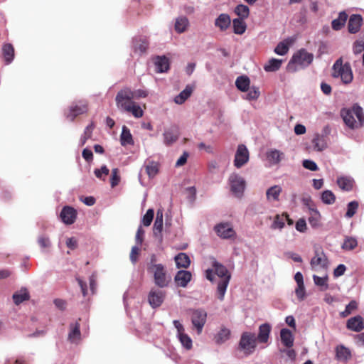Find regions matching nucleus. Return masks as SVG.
<instances>
[{"mask_svg":"<svg viewBox=\"0 0 364 364\" xmlns=\"http://www.w3.org/2000/svg\"><path fill=\"white\" fill-rule=\"evenodd\" d=\"M341 116L350 129H359L364 125L363 110L358 104L353 105L350 108H343L341 110Z\"/></svg>","mask_w":364,"mask_h":364,"instance_id":"1","label":"nucleus"},{"mask_svg":"<svg viewBox=\"0 0 364 364\" xmlns=\"http://www.w3.org/2000/svg\"><path fill=\"white\" fill-rule=\"evenodd\" d=\"M156 256L154 255L151 259V264L148 267V271L153 274L154 284L159 288L168 286L171 281V277L168 274L165 266L162 264H154Z\"/></svg>","mask_w":364,"mask_h":364,"instance_id":"2","label":"nucleus"},{"mask_svg":"<svg viewBox=\"0 0 364 364\" xmlns=\"http://www.w3.org/2000/svg\"><path fill=\"white\" fill-rule=\"evenodd\" d=\"M331 75L334 78H340L345 85H348L353 80V74L349 63H343V58L337 59L332 67Z\"/></svg>","mask_w":364,"mask_h":364,"instance_id":"3","label":"nucleus"},{"mask_svg":"<svg viewBox=\"0 0 364 364\" xmlns=\"http://www.w3.org/2000/svg\"><path fill=\"white\" fill-rule=\"evenodd\" d=\"M215 274L219 277L220 280L218 282L217 291L218 298L223 301L225 294L228 286L231 275L227 268L217 261L213 262Z\"/></svg>","mask_w":364,"mask_h":364,"instance_id":"4","label":"nucleus"},{"mask_svg":"<svg viewBox=\"0 0 364 364\" xmlns=\"http://www.w3.org/2000/svg\"><path fill=\"white\" fill-rule=\"evenodd\" d=\"M257 347V338L254 333L244 332L242 333L238 344V348L243 351L245 355H249L255 350Z\"/></svg>","mask_w":364,"mask_h":364,"instance_id":"5","label":"nucleus"},{"mask_svg":"<svg viewBox=\"0 0 364 364\" xmlns=\"http://www.w3.org/2000/svg\"><path fill=\"white\" fill-rule=\"evenodd\" d=\"M134 100L132 90L125 87L117 92L115 97L116 105L119 110L124 112L134 102Z\"/></svg>","mask_w":364,"mask_h":364,"instance_id":"6","label":"nucleus"},{"mask_svg":"<svg viewBox=\"0 0 364 364\" xmlns=\"http://www.w3.org/2000/svg\"><path fill=\"white\" fill-rule=\"evenodd\" d=\"M88 109L89 107L87 101L80 100L73 102L69 107L65 115L69 120L74 121L77 116L87 113Z\"/></svg>","mask_w":364,"mask_h":364,"instance_id":"7","label":"nucleus"},{"mask_svg":"<svg viewBox=\"0 0 364 364\" xmlns=\"http://www.w3.org/2000/svg\"><path fill=\"white\" fill-rule=\"evenodd\" d=\"M314 55L312 53L307 52L304 48L300 49L294 54L291 60L288 64V69H291V64H297L304 67L308 66L312 63Z\"/></svg>","mask_w":364,"mask_h":364,"instance_id":"8","label":"nucleus"},{"mask_svg":"<svg viewBox=\"0 0 364 364\" xmlns=\"http://www.w3.org/2000/svg\"><path fill=\"white\" fill-rule=\"evenodd\" d=\"M230 190L237 197H241L243 195L245 188V181L237 174H232L229 177Z\"/></svg>","mask_w":364,"mask_h":364,"instance_id":"9","label":"nucleus"},{"mask_svg":"<svg viewBox=\"0 0 364 364\" xmlns=\"http://www.w3.org/2000/svg\"><path fill=\"white\" fill-rule=\"evenodd\" d=\"M314 253V256L310 262L312 269H316L317 268L327 269L328 260L323 251L321 249H316Z\"/></svg>","mask_w":364,"mask_h":364,"instance_id":"10","label":"nucleus"},{"mask_svg":"<svg viewBox=\"0 0 364 364\" xmlns=\"http://www.w3.org/2000/svg\"><path fill=\"white\" fill-rule=\"evenodd\" d=\"M207 318V313L205 310L199 309L192 311L191 322L193 326L197 329L198 333H200Z\"/></svg>","mask_w":364,"mask_h":364,"instance_id":"11","label":"nucleus"},{"mask_svg":"<svg viewBox=\"0 0 364 364\" xmlns=\"http://www.w3.org/2000/svg\"><path fill=\"white\" fill-rule=\"evenodd\" d=\"M249 161V151L247 149L246 146L244 144H240L237 146L235 160L234 165L237 168H241Z\"/></svg>","mask_w":364,"mask_h":364,"instance_id":"12","label":"nucleus"},{"mask_svg":"<svg viewBox=\"0 0 364 364\" xmlns=\"http://www.w3.org/2000/svg\"><path fill=\"white\" fill-rule=\"evenodd\" d=\"M60 217L65 224L72 225L76 220L77 211L73 207L65 206L60 212Z\"/></svg>","mask_w":364,"mask_h":364,"instance_id":"13","label":"nucleus"},{"mask_svg":"<svg viewBox=\"0 0 364 364\" xmlns=\"http://www.w3.org/2000/svg\"><path fill=\"white\" fill-rule=\"evenodd\" d=\"M217 235L223 239H230L235 236V231L228 223H220L215 227Z\"/></svg>","mask_w":364,"mask_h":364,"instance_id":"14","label":"nucleus"},{"mask_svg":"<svg viewBox=\"0 0 364 364\" xmlns=\"http://www.w3.org/2000/svg\"><path fill=\"white\" fill-rule=\"evenodd\" d=\"M165 293L161 290H151L148 295V301L152 308H157L164 300Z\"/></svg>","mask_w":364,"mask_h":364,"instance_id":"15","label":"nucleus"},{"mask_svg":"<svg viewBox=\"0 0 364 364\" xmlns=\"http://www.w3.org/2000/svg\"><path fill=\"white\" fill-rule=\"evenodd\" d=\"M192 279V274L187 270H179L174 277L177 287L185 288Z\"/></svg>","mask_w":364,"mask_h":364,"instance_id":"16","label":"nucleus"},{"mask_svg":"<svg viewBox=\"0 0 364 364\" xmlns=\"http://www.w3.org/2000/svg\"><path fill=\"white\" fill-rule=\"evenodd\" d=\"M164 142L169 146L175 143L179 138V129L177 126H172L170 129L165 130L164 133Z\"/></svg>","mask_w":364,"mask_h":364,"instance_id":"17","label":"nucleus"},{"mask_svg":"<svg viewBox=\"0 0 364 364\" xmlns=\"http://www.w3.org/2000/svg\"><path fill=\"white\" fill-rule=\"evenodd\" d=\"M132 43L134 52L140 55L146 52L149 45L146 37L134 38Z\"/></svg>","mask_w":364,"mask_h":364,"instance_id":"18","label":"nucleus"},{"mask_svg":"<svg viewBox=\"0 0 364 364\" xmlns=\"http://www.w3.org/2000/svg\"><path fill=\"white\" fill-rule=\"evenodd\" d=\"M363 18L360 14H352L348 21V31L350 33H358L363 24Z\"/></svg>","mask_w":364,"mask_h":364,"instance_id":"19","label":"nucleus"},{"mask_svg":"<svg viewBox=\"0 0 364 364\" xmlns=\"http://www.w3.org/2000/svg\"><path fill=\"white\" fill-rule=\"evenodd\" d=\"M346 327L355 332H360L364 328L363 318L361 316H355L347 321Z\"/></svg>","mask_w":364,"mask_h":364,"instance_id":"20","label":"nucleus"},{"mask_svg":"<svg viewBox=\"0 0 364 364\" xmlns=\"http://www.w3.org/2000/svg\"><path fill=\"white\" fill-rule=\"evenodd\" d=\"M322 216L319 211L313 207H309V223L314 228H317L321 226Z\"/></svg>","mask_w":364,"mask_h":364,"instance_id":"21","label":"nucleus"},{"mask_svg":"<svg viewBox=\"0 0 364 364\" xmlns=\"http://www.w3.org/2000/svg\"><path fill=\"white\" fill-rule=\"evenodd\" d=\"M174 260L178 269H187L191 264L190 257L187 254L183 252L176 255L174 257Z\"/></svg>","mask_w":364,"mask_h":364,"instance_id":"22","label":"nucleus"},{"mask_svg":"<svg viewBox=\"0 0 364 364\" xmlns=\"http://www.w3.org/2000/svg\"><path fill=\"white\" fill-rule=\"evenodd\" d=\"M154 64L156 73L167 72L169 70V60L165 56H157Z\"/></svg>","mask_w":364,"mask_h":364,"instance_id":"23","label":"nucleus"},{"mask_svg":"<svg viewBox=\"0 0 364 364\" xmlns=\"http://www.w3.org/2000/svg\"><path fill=\"white\" fill-rule=\"evenodd\" d=\"M271 331V326L269 323L262 324L259 328V333L257 340L259 343H267L268 341L269 333Z\"/></svg>","mask_w":364,"mask_h":364,"instance_id":"24","label":"nucleus"},{"mask_svg":"<svg viewBox=\"0 0 364 364\" xmlns=\"http://www.w3.org/2000/svg\"><path fill=\"white\" fill-rule=\"evenodd\" d=\"M70 331L68 334V340L71 343H77L80 341L81 333L80 330V323L78 322L72 323L70 326Z\"/></svg>","mask_w":364,"mask_h":364,"instance_id":"25","label":"nucleus"},{"mask_svg":"<svg viewBox=\"0 0 364 364\" xmlns=\"http://www.w3.org/2000/svg\"><path fill=\"white\" fill-rule=\"evenodd\" d=\"M282 343L287 348H291L294 344V337L291 331L287 328H282L280 331Z\"/></svg>","mask_w":364,"mask_h":364,"instance_id":"26","label":"nucleus"},{"mask_svg":"<svg viewBox=\"0 0 364 364\" xmlns=\"http://www.w3.org/2000/svg\"><path fill=\"white\" fill-rule=\"evenodd\" d=\"M348 17V14L345 11L340 12L338 17L331 22L332 28L334 31H340L345 26Z\"/></svg>","mask_w":364,"mask_h":364,"instance_id":"27","label":"nucleus"},{"mask_svg":"<svg viewBox=\"0 0 364 364\" xmlns=\"http://www.w3.org/2000/svg\"><path fill=\"white\" fill-rule=\"evenodd\" d=\"M231 20L229 15L225 14H220L215 20V25L220 31H225L230 25Z\"/></svg>","mask_w":364,"mask_h":364,"instance_id":"28","label":"nucleus"},{"mask_svg":"<svg viewBox=\"0 0 364 364\" xmlns=\"http://www.w3.org/2000/svg\"><path fill=\"white\" fill-rule=\"evenodd\" d=\"M231 331L230 329L225 326H222L220 330L215 336V343L218 344H222L230 339Z\"/></svg>","mask_w":364,"mask_h":364,"instance_id":"29","label":"nucleus"},{"mask_svg":"<svg viewBox=\"0 0 364 364\" xmlns=\"http://www.w3.org/2000/svg\"><path fill=\"white\" fill-rule=\"evenodd\" d=\"M336 357L338 360L346 361L351 358V353L348 348L340 345L336 348Z\"/></svg>","mask_w":364,"mask_h":364,"instance_id":"30","label":"nucleus"},{"mask_svg":"<svg viewBox=\"0 0 364 364\" xmlns=\"http://www.w3.org/2000/svg\"><path fill=\"white\" fill-rule=\"evenodd\" d=\"M2 53L6 64L12 62L14 58V48L11 43H6L2 47Z\"/></svg>","mask_w":364,"mask_h":364,"instance_id":"31","label":"nucleus"},{"mask_svg":"<svg viewBox=\"0 0 364 364\" xmlns=\"http://www.w3.org/2000/svg\"><path fill=\"white\" fill-rule=\"evenodd\" d=\"M192 92L193 87L191 85H187L182 92L175 97L174 102L178 105H182L191 95Z\"/></svg>","mask_w":364,"mask_h":364,"instance_id":"32","label":"nucleus"},{"mask_svg":"<svg viewBox=\"0 0 364 364\" xmlns=\"http://www.w3.org/2000/svg\"><path fill=\"white\" fill-rule=\"evenodd\" d=\"M282 191V189L279 186L275 185L270 187L266 191L267 199L268 200H273L274 201H278Z\"/></svg>","mask_w":364,"mask_h":364,"instance_id":"33","label":"nucleus"},{"mask_svg":"<svg viewBox=\"0 0 364 364\" xmlns=\"http://www.w3.org/2000/svg\"><path fill=\"white\" fill-rule=\"evenodd\" d=\"M250 80L248 77L245 75L239 76L235 80V85L237 88L242 91L246 92L249 90Z\"/></svg>","mask_w":364,"mask_h":364,"instance_id":"34","label":"nucleus"},{"mask_svg":"<svg viewBox=\"0 0 364 364\" xmlns=\"http://www.w3.org/2000/svg\"><path fill=\"white\" fill-rule=\"evenodd\" d=\"M120 142L122 146L134 144L130 130L126 126L122 127V132L120 136Z\"/></svg>","mask_w":364,"mask_h":364,"instance_id":"35","label":"nucleus"},{"mask_svg":"<svg viewBox=\"0 0 364 364\" xmlns=\"http://www.w3.org/2000/svg\"><path fill=\"white\" fill-rule=\"evenodd\" d=\"M163 230V212L158 210L156 212V217L154 224V234L157 236L161 234Z\"/></svg>","mask_w":364,"mask_h":364,"instance_id":"36","label":"nucleus"},{"mask_svg":"<svg viewBox=\"0 0 364 364\" xmlns=\"http://www.w3.org/2000/svg\"><path fill=\"white\" fill-rule=\"evenodd\" d=\"M189 25L188 19L185 17H179L176 18L175 23V30L178 33L185 32Z\"/></svg>","mask_w":364,"mask_h":364,"instance_id":"37","label":"nucleus"},{"mask_svg":"<svg viewBox=\"0 0 364 364\" xmlns=\"http://www.w3.org/2000/svg\"><path fill=\"white\" fill-rule=\"evenodd\" d=\"M337 184L341 189L349 191L353 188V180L348 177H339L337 179Z\"/></svg>","mask_w":364,"mask_h":364,"instance_id":"38","label":"nucleus"},{"mask_svg":"<svg viewBox=\"0 0 364 364\" xmlns=\"http://www.w3.org/2000/svg\"><path fill=\"white\" fill-rule=\"evenodd\" d=\"M30 298L29 293L26 289H21L20 291L13 294L14 302L18 305L24 301L28 300Z\"/></svg>","mask_w":364,"mask_h":364,"instance_id":"39","label":"nucleus"},{"mask_svg":"<svg viewBox=\"0 0 364 364\" xmlns=\"http://www.w3.org/2000/svg\"><path fill=\"white\" fill-rule=\"evenodd\" d=\"M267 157L271 163L277 164L283 159L284 153L279 150L274 149L267 152Z\"/></svg>","mask_w":364,"mask_h":364,"instance_id":"40","label":"nucleus"},{"mask_svg":"<svg viewBox=\"0 0 364 364\" xmlns=\"http://www.w3.org/2000/svg\"><path fill=\"white\" fill-rule=\"evenodd\" d=\"M241 18H235L232 21L233 31L236 34L241 35L245 32L246 23Z\"/></svg>","mask_w":364,"mask_h":364,"instance_id":"41","label":"nucleus"},{"mask_svg":"<svg viewBox=\"0 0 364 364\" xmlns=\"http://www.w3.org/2000/svg\"><path fill=\"white\" fill-rule=\"evenodd\" d=\"M282 63V60L272 58L268 61V63L264 65V69L267 72H274L280 68Z\"/></svg>","mask_w":364,"mask_h":364,"instance_id":"42","label":"nucleus"},{"mask_svg":"<svg viewBox=\"0 0 364 364\" xmlns=\"http://www.w3.org/2000/svg\"><path fill=\"white\" fill-rule=\"evenodd\" d=\"M124 112L131 113L136 118H140L144 115V111L135 102Z\"/></svg>","mask_w":364,"mask_h":364,"instance_id":"43","label":"nucleus"},{"mask_svg":"<svg viewBox=\"0 0 364 364\" xmlns=\"http://www.w3.org/2000/svg\"><path fill=\"white\" fill-rule=\"evenodd\" d=\"M235 14L239 16L238 18L245 19L249 16L250 9L244 4H239L235 7Z\"/></svg>","mask_w":364,"mask_h":364,"instance_id":"44","label":"nucleus"},{"mask_svg":"<svg viewBox=\"0 0 364 364\" xmlns=\"http://www.w3.org/2000/svg\"><path fill=\"white\" fill-rule=\"evenodd\" d=\"M358 245L357 240L353 237H346L342 245V248L345 250H353Z\"/></svg>","mask_w":364,"mask_h":364,"instance_id":"45","label":"nucleus"},{"mask_svg":"<svg viewBox=\"0 0 364 364\" xmlns=\"http://www.w3.org/2000/svg\"><path fill=\"white\" fill-rule=\"evenodd\" d=\"M321 200L325 204L331 205L335 203L336 196L331 191L326 190L321 193Z\"/></svg>","mask_w":364,"mask_h":364,"instance_id":"46","label":"nucleus"},{"mask_svg":"<svg viewBox=\"0 0 364 364\" xmlns=\"http://www.w3.org/2000/svg\"><path fill=\"white\" fill-rule=\"evenodd\" d=\"M146 172L150 178L154 177L159 172V164L155 161H149L146 166Z\"/></svg>","mask_w":364,"mask_h":364,"instance_id":"47","label":"nucleus"},{"mask_svg":"<svg viewBox=\"0 0 364 364\" xmlns=\"http://www.w3.org/2000/svg\"><path fill=\"white\" fill-rule=\"evenodd\" d=\"M285 218L284 217V213L282 215H276L274 221L271 225L272 229H279L282 230L284 227Z\"/></svg>","mask_w":364,"mask_h":364,"instance_id":"48","label":"nucleus"},{"mask_svg":"<svg viewBox=\"0 0 364 364\" xmlns=\"http://www.w3.org/2000/svg\"><path fill=\"white\" fill-rule=\"evenodd\" d=\"M358 308V303L355 300H352L350 303L346 306V309L341 313V316L343 318H346L349 316L353 311L356 310Z\"/></svg>","mask_w":364,"mask_h":364,"instance_id":"49","label":"nucleus"},{"mask_svg":"<svg viewBox=\"0 0 364 364\" xmlns=\"http://www.w3.org/2000/svg\"><path fill=\"white\" fill-rule=\"evenodd\" d=\"M95 125L93 122H91L90 124L86 127L85 129L83 135L81 137V144L82 145H84L86 141L91 138L92 133L94 129Z\"/></svg>","mask_w":364,"mask_h":364,"instance_id":"50","label":"nucleus"},{"mask_svg":"<svg viewBox=\"0 0 364 364\" xmlns=\"http://www.w3.org/2000/svg\"><path fill=\"white\" fill-rule=\"evenodd\" d=\"M313 279H314V282L315 284L318 287H322L323 290H326L328 288V285L327 284V281H328L327 276L323 277H320L317 275H314Z\"/></svg>","mask_w":364,"mask_h":364,"instance_id":"51","label":"nucleus"},{"mask_svg":"<svg viewBox=\"0 0 364 364\" xmlns=\"http://www.w3.org/2000/svg\"><path fill=\"white\" fill-rule=\"evenodd\" d=\"M178 337L181 343L186 349L189 350L192 348V340L187 334L182 332L178 334Z\"/></svg>","mask_w":364,"mask_h":364,"instance_id":"52","label":"nucleus"},{"mask_svg":"<svg viewBox=\"0 0 364 364\" xmlns=\"http://www.w3.org/2000/svg\"><path fill=\"white\" fill-rule=\"evenodd\" d=\"M358 208V203L357 201H351L348 204L347 212L346 216L347 218H352L356 213Z\"/></svg>","mask_w":364,"mask_h":364,"instance_id":"53","label":"nucleus"},{"mask_svg":"<svg viewBox=\"0 0 364 364\" xmlns=\"http://www.w3.org/2000/svg\"><path fill=\"white\" fill-rule=\"evenodd\" d=\"M314 147L317 151H322L326 148L323 139L319 135H316L312 140Z\"/></svg>","mask_w":364,"mask_h":364,"instance_id":"54","label":"nucleus"},{"mask_svg":"<svg viewBox=\"0 0 364 364\" xmlns=\"http://www.w3.org/2000/svg\"><path fill=\"white\" fill-rule=\"evenodd\" d=\"M353 50L355 55L360 54L364 50V37L354 42Z\"/></svg>","mask_w":364,"mask_h":364,"instance_id":"55","label":"nucleus"},{"mask_svg":"<svg viewBox=\"0 0 364 364\" xmlns=\"http://www.w3.org/2000/svg\"><path fill=\"white\" fill-rule=\"evenodd\" d=\"M154 212L153 209H149L142 218V223L144 226H149L153 220Z\"/></svg>","mask_w":364,"mask_h":364,"instance_id":"56","label":"nucleus"},{"mask_svg":"<svg viewBox=\"0 0 364 364\" xmlns=\"http://www.w3.org/2000/svg\"><path fill=\"white\" fill-rule=\"evenodd\" d=\"M95 173V176L97 178H100V179H103L105 180V178H103V176L106 177L109 173V168L105 165V166H102L101 167L100 169H98V168H96L94 171Z\"/></svg>","mask_w":364,"mask_h":364,"instance_id":"57","label":"nucleus"},{"mask_svg":"<svg viewBox=\"0 0 364 364\" xmlns=\"http://www.w3.org/2000/svg\"><path fill=\"white\" fill-rule=\"evenodd\" d=\"M295 294L299 301H303L304 299L306 296V290L304 284H297V287L295 289Z\"/></svg>","mask_w":364,"mask_h":364,"instance_id":"58","label":"nucleus"},{"mask_svg":"<svg viewBox=\"0 0 364 364\" xmlns=\"http://www.w3.org/2000/svg\"><path fill=\"white\" fill-rule=\"evenodd\" d=\"M120 181V177L119 176L118 168H113L112 171V176L110 178V183L112 188L115 187L119 184Z\"/></svg>","mask_w":364,"mask_h":364,"instance_id":"59","label":"nucleus"},{"mask_svg":"<svg viewBox=\"0 0 364 364\" xmlns=\"http://www.w3.org/2000/svg\"><path fill=\"white\" fill-rule=\"evenodd\" d=\"M288 50H289L288 46L283 42L279 43L274 49V52L277 54L280 55H285L288 52Z\"/></svg>","mask_w":364,"mask_h":364,"instance_id":"60","label":"nucleus"},{"mask_svg":"<svg viewBox=\"0 0 364 364\" xmlns=\"http://www.w3.org/2000/svg\"><path fill=\"white\" fill-rule=\"evenodd\" d=\"M302 164L305 168L309 169L310 171H315L318 169L316 164L314 161H311V160H308V159L304 160Z\"/></svg>","mask_w":364,"mask_h":364,"instance_id":"61","label":"nucleus"},{"mask_svg":"<svg viewBox=\"0 0 364 364\" xmlns=\"http://www.w3.org/2000/svg\"><path fill=\"white\" fill-rule=\"evenodd\" d=\"M140 253V249L134 246L132 248L131 252H130V260L133 264H135L136 261L138 260V257Z\"/></svg>","mask_w":364,"mask_h":364,"instance_id":"62","label":"nucleus"},{"mask_svg":"<svg viewBox=\"0 0 364 364\" xmlns=\"http://www.w3.org/2000/svg\"><path fill=\"white\" fill-rule=\"evenodd\" d=\"M259 91L257 88L252 87L247 93L246 99L248 100H257L259 96Z\"/></svg>","mask_w":364,"mask_h":364,"instance_id":"63","label":"nucleus"},{"mask_svg":"<svg viewBox=\"0 0 364 364\" xmlns=\"http://www.w3.org/2000/svg\"><path fill=\"white\" fill-rule=\"evenodd\" d=\"M296 229L300 232H304L306 230V223L304 218H300L296 223Z\"/></svg>","mask_w":364,"mask_h":364,"instance_id":"64","label":"nucleus"}]
</instances>
